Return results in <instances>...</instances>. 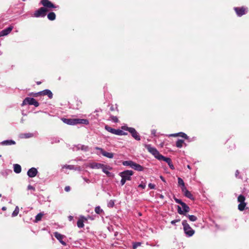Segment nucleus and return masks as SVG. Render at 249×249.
Returning <instances> with one entry per match:
<instances>
[{"label": "nucleus", "instance_id": "nucleus-1", "mask_svg": "<svg viewBox=\"0 0 249 249\" xmlns=\"http://www.w3.org/2000/svg\"><path fill=\"white\" fill-rule=\"evenodd\" d=\"M62 121L65 124L69 125H75L76 124H89V121L87 119H66L62 118Z\"/></svg>", "mask_w": 249, "mask_h": 249}, {"label": "nucleus", "instance_id": "nucleus-2", "mask_svg": "<svg viewBox=\"0 0 249 249\" xmlns=\"http://www.w3.org/2000/svg\"><path fill=\"white\" fill-rule=\"evenodd\" d=\"M133 175V172L131 170H125L119 173V176L122 178L121 184L124 185L126 181L131 179V177Z\"/></svg>", "mask_w": 249, "mask_h": 249}, {"label": "nucleus", "instance_id": "nucleus-3", "mask_svg": "<svg viewBox=\"0 0 249 249\" xmlns=\"http://www.w3.org/2000/svg\"><path fill=\"white\" fill-rule=\"evenodd\" d=\"M182 224L183 227V230L185 234L188 236L191 237L195 233V231L192 229L190 225L187 223L186 220H184L182 222Z\"/></svg>", "mask_w": 249, "mask_h": 249}, {"label": "nucleus", "instance_id": "nucleus-4", "mask_svg": "<svg viewBox=\"0 0 249 249\" xmlns=\"http://www.w3.org/2000/svg\"><path fill=\"white\" fill-rule=\"evenodd\" d=\"M146 148L151 154H152L155 158L161 160V159L163 158V156L160 155L159 152L155 147H152L150 145L146 146Z\"/></svg>", "mask_w": 249, "mask_h": 249}, {"label": "nucleus", "instance_id": "nucleus-5", "mask_svg": "<svg viewBox=\"0 0 249 249\" xmlns=\"http://www.w3.org/2000/svg\"><path fill=\"white\" fill-rule=\"evenodd\" d=\"M181 207L178 206V212L180 214L187 215V213L189 212L190 208L184 202L182 203Z\"/></svg>", "mask_w": 249, "mask_h": 249}, {"label": "nucleus", "instance_id": "nucleus-6", "mask_svg": "<svg viewBox=\"0 0 249 249\" xmlns=\"http://www.w3.org/2000/svg\"><path fill=\"white\" fill-rule=\"evenodd\" d=\"M26 104L34 105L37 107L39 106V103L33 98L27 97L23 101L21 106H23Z\"/></svg>", "mask_w": 249, "mask_h": 249}, {"label": "nucleus", "instance_id": "nucleus-7", "mask_svg": "<svg viewBox=\"0 0 249 249\" xmlns=\"http://www.w3.org/2000/svg\"><path fill=\"white\" fill-rule=\"evenodd\" d=\"M48 11L45 7H41L37 10L36 11L34 14V17L36 18L44 17L46 15V12Z\"/></svg>", "mask_w": 249, "mask_h": 249}, {"label": "nucleus", "instance_id": "nucleus-8", "mask_svg": "<svg viewBox=\"0 0 249 249\" xmlns=\"http://www.w3.org/2000/svg\"><path fill=\"white\" fill-rule=\"evenodd\" d=\"M95 149L100 151V153L105 157H106L109 159H112L114 157V154L112 153L107 152L104 150L103 149L100 147H96Z\"/></svg>", "mask_w": 249, "mask_h": 249}, {"label": "nucleus", "instance_id": "nucleus-9", "mask_svg": "<svg viewBox=\"0 0 249 249\" xmlns=\"http://www.w3.org/2000/svg\"><path fill=\"white\" fill-rule=\"evenodd\" d=\"M41 3L43 5V7L47 8H55L56 7L49 0H41Z\"/></svg>", "mask_w": 249, "mask_h": 249}, {"label": "nucleus", "instance_id": "nucleus-10", "mask_svg": "<svg viewBox=\"0 0 249 249\" xmlns=\"http://www.w3.org/2000/svg\"><path fill=\"white\" fill-rule=\"evenodd\" d=\"M101 169L108 177H111L113 176V175L109 171L112 170V168L111 167L103 164V166Z\"/></svg>", "mask_w": 249, "mask_h": 249}, {"label": "nucleus", "instance_id": "nucleus-11", "mask_svg": "<svg viewBox=\"0 0 249 249\" xmlns=\"http://www.w3.org/2000/svg\"><path fill=\"white\" fill-rule=\"evenodd\" d=\"M85 166L86 167H89L91 169H101L103 166V164L97 162H91L88 163Z\"/></svg>", "mask_w": 249, "mask_h": 249}, {"label": "nucleus", "instance_id": "nucleus-12", "mask_svg": "<svg viewBox=\"0 0 249 249\" xmlns=\"http://www.w3.org/2000/svg\"><path fill=\"white\" fill-rule=\"evenodd\" d=\"M54 235L55 237L63 245H66V243L65 242L63 241V239L65 237L64 235H62L58 232H55L54 233Z\"/></svg>", "mask_w": 249, "mask_h": 249}, {"label": "nucleus", "instance_id": "nucleus-13", "mask_svg": "<svg viewBox=\"0 0 249 249\" xmlns=\"http://www.w3.org/2000/svg\"><path fill=\"white\" fill-rule=\"evenodd\" d=\"M247 8H245L244 7L234 8V10L235 11L237 15L239 17H241L243 15L245 14L247 12Z\"/></svg>", "mask_w": 249, "mask_h": 249}, {"label": "nucleus", "instance_id": "nucleus-14", "mask_svg": "<svg viewBox=\"0 0 249 249\" xmlns=\"http://www.w3.org/2000/svg\"><path fill=\"white\" fill-rule=\"evenodd\" d=\"M128 131L131 134L132 136L136 140L140 141L141 140L140 136L138 132L134 128H130L128 129Z\"/></svg>", "mask_w": 249, "mask_h": 249}, {"label": "nucleus", "instance_id": "nucleus-15", "mask_svg": "<svg viewBox=\"0 0 249 249\" xmlns=\"http://www.w3.org/2000/svg\"><path fill=\"white\" fill-rule=\"evenodd\" d=\"M73 150H82L84 151H89V147H88V146H87V145L78 144L74 146V147H73Z\"/></svg>", "mask_w": 249, "mask_h": 249}, {"label": "nucleus", "instance_id": "nucleus-16", "mask_svg": "<svg viewBox=\"0 0 249 249\" xmlns=\"http://www.w3.org/2000/svg\"><path fill=\"white\" fill-rule=\"evenodd\" d=\"M13 26H9L0 32V37L8 35L13 30Z\"/></svg>", "mask_w": 249, "mask_h": 249}, {"label": "nucleus", "instance_id": "nucleus-17", "mask_svg": "<svg viewBox=\"0 0 249 249\" xmlns=\"http://www.w3.org/2000/svg\"><path fill=\"white\" fill-rule=\"evenodd\" d=\"M37 172L36 168L32 167L28 171L27 175L30 178H34L37 175Z\"/></svg>", "mask_w": 249, "mask_h": 249}, {"label": "nucleus", "instance_id": "nucleus-18", "mask_svg": "<svg viewBox=\"0 0 249 249\" xmlns=\"http://www.w3.org/2000/svg\"><path fill=\"white\" fill-rule=\"evenodd\" d=\"M87 220V218L83 216H81L78 219L77 225L78 228H82L84 226V222Z\"/></svg>", "mask_w": 249, "mask_h": 249}, {"label": "nucleus", "instance_id": "nucleus-19", "mask_svg": "<svg viewBox=\"0 0 249 249\" xmlns=\"http://www.w3.org/2000/svg\"><path fill=\"white\" fill-rule=\"evenodd\" d=\"M179 136L182 137L185 139H188V137L187 135L183 132H179L178 133L171 134L168 135V137H177Z\"/></svg>", "mask_w": 249, "mask_h": 249}, {"label": "nucleus", "instance_id": "nucleus-20", "mask_svg": "<svg viewBox=\"0 0 249 249\" xmlns=\"http://www.w3.org/2000/svg\"><path fill=\"white\" fill-rule=\"evenodd\" d=\"M161 160L166 162L171 169H174V166L171 160L169 158H166L163 156V158L161 159Z\"/></svg>", "mask_w": 249, "mask_h": 249}, {"label": "nucleus", "instance_id": "nucleus-21", "mask_svg": "<svg viewBox=\"0 0 249 249\" xmlns=\"http://www.w3.org/2000/svg\"><path fill=\"white\" fill-rule=\"evenodd\" d=\"M38 94L41 95H46L49 97V98L51 99L53 97V93L49 89H45L43 91H40L38 93Z\"/></svg>", "mask_w": 249, "mask_h": 249}, {"label": "nucleus", "instance_id": "nucleus-22", "mask_svg": "<svg viewBox=\"0 0 249 249\" xmlns=\"http://www.w3.org/2000/svg\"><path fill=\"white\" fill-rule=\"evenodd\" d=\"M182 192L184 193L185 196L190 199H193L194 197L191 194V192L189 191L185 187L183 189L181 190Z\"/></svg>", "mask_w": 249, "mask_h": 249}, {"label": "nucleus", "instance_id": "nucleus-23", "mask_svg": "<svg viewBox=\"0 0 249 249\" xmlns=\"http://www.w3.org/2000/svg\"><path fill=\"white\" fill-rule=\"evenodd\" d=\"M132 168L138 171H142L143 170V167L142 166L134 162H133Z\"/></svg>", "mask_w": 249, "mask_h": 249}, {"label": "nucleus", "instance_id": "nucleus-24", "mask_svg": "<svg viewBox=\"0 0 249 249\" xmlns=\"http://www.w3.org/2000/svg\"><path fill=\"white\" fill-rule=\"evenodd\" d=\"M16 143L13 140H5L0 142V144L3 145H10Z\"/></svg>", "mask_w": 249, "mask_h": 249}, {"label": "nucleus", "instance_id": "nucleus-25", "mask_svg": "<svg viewBox=\"0 0 249 249\" xmlns=\"http://www.w3.org/2000/svg\"><path fill=\"white\" fill-rule=\"evenodd\" d=\"M14 171L16 173L18 174L21 172V168L20 165L15 164L14 165Z\"/></svg>", "mask_w": 249, "mask_h": 249}, {"label": "nucleus", "instance_id": "nucleus-26", "mask_svg": "<svg viewBox=\"0 0 249 249\" xmlns=\"http://www.w3.org/2000/svg\"><path fill=\"white\" fill-rule=\"evenodd\" d=\"M133 162H134L131 160H125V161H123L122 164L124 166H129L131 168H132Z\"/></svg>", "mask_w": 249, "mask_h": 249}, {"label": "nucleus", "instance_id": "nucleus-27", "mask_svg": "<svg viewBox=\"0 0 249 249\" xmlns=\"http://www.w3.org/2000/svg\"><path fill=\"white\" fill-rule=\"evenodd\" d=\"M55 14L53 12H50L47 15L48 18L50 20H53L55 19Z\"/></svg>", "mask_w": 249, "mask_h": 249}, {"label": "nucleus", "instance_id": "nucleus-28", "mask_svg": "<svg viewBox=\"0 0 249 249\" xmlns=\"http://www.w3.org/2000/svg\"><path fill=\"white\" fill-rule=\"evenodd\" d=\"M178 184L179 185H180L181 186V190L185 188L186 187L185 186V184H184V182L183 179L180 178H178Z\"/></svg>", "mask_w": 249, "mask_h": 249}, {"label": "nucleus", "instance_id": "nucleus-29", "mask_svg": "<svg viewBox=\"0 0 249 249\" xmlns=\"http://www.w3.org/2000/svg\"><path fill=\"white\" fill-rule=\"evenodd\" d=\"M114 134L117 135H127V133L124 132L123 130L120 129H116L115 130V133Z\"/></svg>", "mask_w": 249, "mask_h": 249}, {"label": "nucleus", "instance_id": "nucleus-30", "mask_svg": "<svg viewBox=\"0 0 249 249\" xmlns=\"http://www.w3.org/2000/svg\"><path fill=\"white\" fill-rule=\"evenodd\" d=\"M184 141L182 140L178 139L176 142V146L178 148H181L184 143Z\"/></svg>", "mask_w": 249, "mask_h": 249}, {"label": "nucleus", "instance_id": "nucleus-31", "mask_svg": "<svg viewBox=\"0 0 249 249\" xmlns=\"http://www.w3.org/2000/svg\"><path fill=\"white\" fill-rule=\"evenodd\" d=\"M246 206V203L245 202L240 203L238 206V209L240 211H242L245 209Z\"/></svg>", "mask_w": 249, "mask_h": 249}, {"label": "nucleus", "instance_id": "nucleus-32", "mask_svg": "<svg viewBox=\"0 0 249 249\" xmlns=\"http://www.w3.org/2000/svg\"><path fill=\"white\" fill-rule=\"evenodd\" d=\"M105 129L106 130H107V131L112 133V134H115V129H114V128H112L107 125H106L105 126Z\"/></svg>", "mask_w": 249, "mask_h": 249}, {"label": "nucleus", "instance_id": "nucleus-33", "mask_svg": "<svg viewBox=\"0 0 249 249\" xmlns=\"http://www.w3.org/2000/svg\"><path fill=\"white\" fill-rule=\"evenodd\" d=\"M186 216L188 217L189 219L191 221L194 222V221H196V220H197V217L195 215H187Z\"/></svg>", "mask_w": 249, "mask_h": 249}, {"label": "nucleus", "instance_id": "nucleus-34", "mask_svg": "<svg viewBox=\"0 0 249 249\" xmlns=\"http://www.w3.org/2000/svg\"><path fill=\"white\" fill-rule=\"evenodd\" d=\"M245 197H244V196L243 195H240L238 197V201L239 202V203H243V202H245Z\"/></svg>", "mask_w": 249, "mask_h": 249}, {"label": "nucleus", "instance_id": "nucleus-35", "mask_svg": "<svg viewBox=\"0 0 249 249\" xmlns=\"http://www.w3.org/2000/svg\"><path fill=\"white\" fill-rule=\"evenodd\" d=\"M21 138H29L33 136V134L32 133H25L21 135Z\"/></svg>", "mask_w": 249, "mask_h": 249}, {"label": "nucleus", "instance_id": "nucleus-36", "mask_svg": "<svg viewBox=\"0 0 249 249\" xmlns=\"http://www.w3.org/2000/svg\"><path fill=\"white\" fill-rule=\"evenodd\" d=\"M19 213V208L18 206H16L13 213H12V216L14 217L17 216Z\"/></svg>", "mask_w": 249, "mask_h": 249}, {"label": "nucleus", "instance_id": "nucleus-37", "mask_svg": "<svg viewBox=\"0 0 249 249\" xmlns=\"http://www.w3.org/2000/svg\"><path fill=\"white\" fill-rule=\"evenodd\" d=\"M42 216L43 214L41 213L37 214L36 216V222H38V221H40L41 219Z\"/></svg>", "mask_w": 249, "mask_h": 249}, {"label": "nucleus", "instance_id": "nucleus-38", "mask_svg": "<svg viewBox=\"0 0 249 249\" xmlns=\"http://www.w3.org/2000/svg\"><path fill=\"white\" fill-rule=\"evenodd\" d=\"M95 212L97 214H100L103 212V210L101 209L100 206H97L95 208Z\"/></svg>", "mask_w": 249, "mask_h": 249}, {"label": "nucleus", "instance_id": "nucleus-39", "mask_svg": "<svg viewBox=\"0 0 249 249\" xmlns=\"http://www.w3.org/2000/svg\"><path fill=\"white\" fill-rule=\"evenodd\" d=\"M110 120L114 123L118 122V119L116 116H111L110 117Z\"/></svg>", "mask_w": 249, "mask_h": 249}, {"label": "nucleus", "instance_id": "nucleus-40", "mask_svg": "<svg viewBox=\"0 0 249 249\" xmlns=\"http://www.w3.org/2000/svg\"><path fill=\"white\" fill-rule=\"evenodd\" d=\"M114 206V201L110 200L107 203V206L109 208H112Z\"/></svg>", "mask_w": 249, "mask_h": 249}, {"label": "nucleus", "instance_id": "nucleus-41", "mask_svg": "<svg viewBox=\"0 0 249 249\" xmlns=\"http://www.w3.org/2000/svg\"><path fill=\"white\" fill-rule=\"evenodd\" d=\"M63 168H65L70 170H73L74 169V166L72 165H65L63 166Z\"/></svg>", "mask_w": 249, "mask_h": 249}, {"label": "nucleus", "instance_id": "nucleus-42", "mask_svg": "<svg viewBox=\"0 0 249 249\" xmlns=\"http://www.w3.org/2000/svg\"><path fill=\"white\" fill-rule=\"evenodd\" d=\"M175 201L176 203L180 204L181 205H182V203H184L180 199L176 198H175Z\"/></svg>", "mask_w": 249, "mask_h": 249}, {"label": "nucleus", "instance_id": "nucleus-43", "mask_svg": "<svg viewBox=\"0 0 249 249\" xmlns=\"http://www.w3.org/2000/svg\"><path fill=\"white\" fill-rule=\"evenodd\" d=\"M141 243H136L133 245V249H136L138 246H140Z\"/></svg>", "mask_w": 249, "mask_h": 249}, {"label": "nucleus", "instance_id": "nucleus-44", "mask_svg": "<svg viewBox=\"0 0 249 249\" xmlns=\"http://www.w3.org/2000/svg\"><path fill=\"white\" fill-rule=\"evenodd\" d=\"M148 187L151 189H153L155 188V185L154 184L150 183L148 184Z\"/></svg>", "mask_w": 249, "mask_h": 249}, {"label": "nucleus", "instance_id": "nucleus-45", "mask_svg": "<svg viewBox=\"0 0 249 249\" xmlns=\"http://www.w3.org/2000/svg\"><path fill=\"white\" fill-rule=\"evenodd\" d=\"M180 221V219H176V220H172L171 222V223L173 225H174L177 222H178Z\"/></svg>", "mask_w": 249, "mask_h": 249}, {"label": "nucleus", "instance_id": "nucleus-46", "mask_svg": "<svg viewBox=\"0 0 249 249\" xmlns=\"http://www.w3.org/2000/svg\"><path fill=\"white\" fill-rule=\"evenodd\" d=\"M146 187V185L144 183H141L139 185V187L142 188V189H144Z\"/></svg>", "mask_w": 249, "mask_h": 249}, {"label": "nucleus", "instance_id": "nucleus-47", "mask_svg": "<svg viewBox=\"0 0 249 249\" xmlns=\"http://www.w3.org/2000/svg\"><path fill=\"white\" fill-rule=\"evenodd\" d=\"M131 128V127H127V126H123L122 127V129L123 130H127V131H128V129H129V128Z\"/></svg>", "mask_w": 249, "mask_h": 249}, {"label": "nucleus", "instance_id": "nucleus-48", "mask_svg": "<svg viewBox=\"0 0 249 249\" xmlns=\"http://www.w3.org/2000/svg\"><path fill=\"white\" fill-rule=\"evenodd\" d=\"M28 190H33V191L35 190V188L33 186H31V185H28Z\"/></svg>", "mask_w": 249, "mask_h": 249}, {"label": "nucleus", "instance_id": "nucleus-49", "mask_svg": "<svg viewBox=\"0 0 249 249\" xmlns=\"http://www.w3.org/2000/svg\"><path fill=\"white\" fill-rule=\"evenodd\" d=\"M65 190L66 192H69L70 190V187L69 186L65 187Z\"/></svg>", "mask_w": 249, "mask_h": 249}, {"label": "nucleus", "instance_id": "nucleus-50", "mask_svg": "<svg viewBox=\"0 0 249 249\" xmlns=\"http://www.w3.org/2000/svg\"><path fill=\"white\" fill-rule=\"evenodd\" d=\"M151 133L152 135H153L154 136H155L156 135V130L155 129H153L151 131Z\"/></svg>", "mask_w": 249, "mask_h": 249}, {"label": "nucleus", "instance_id": "nucleus-51", "mask_svg": "<svg viewBox=\"0 0 249 249\" xmlns=\"http://www.w3.org/2000/svg\"><path fill=\"white\" fill-rule=\"evenodd\" d=\"M84 179L87 183H89L90 182L89 180V179H88V178H84Z\"/></svg>", "mask_w": 249, "mask_h": 249}, {"label": "nucleus", "instance_id": "nucleus-52", "mask_svg": "<svg viewBox=\"0 0 249 249\" xmlns=\"http://www.w3.org/2000/svg\"><path fill=\"white\" fill-rule=\"evenodd\" d=\"M69 218L70 220H71L73 218V217L72 216H70L69 217Z\"/></svg>", "mask_w": 249, "mask_h": 249}, {"label": "nucleus", "instance_id": "nucleus-53", "mask_svg": "<svg viewBox=\"0 0 249 249\" xmlns=\"http://www.w3.org/2000/svg\"><path fill=\"white\" fill-rule=\"evenodd\" d=\"M160 178H161V179L163 181H165V180H164V178H163V177H162V176H160Z\"/></svg>", "mask_w": 249, "mask_h": 249}, {"label": "nucleus", "instance_id": "nucleus-54", "mask_svg": "<svg viewBox=\"0 0 249 249\" xmlns=\"http://www.w3.org/2000/svg\"><path fill=\"white\" fill-rule=\"evenodd\" d=\"M238 174H239V172H238V170H237V171H236V173H235V176H236V177H237V175H238Z\"/></svg>", "mask_w": 249, "mask_h": 249}, {"label": "nucleus", "instance_id": "nucleus-55", "mask_svg": "<svg viewBox=\"0 0 249 249\" xmlns=\"http://www.w3.org/2000/svg\"><path fill=\"white\" fill-rule=\"evenodd\" d=\"M2 210H3V211L5 210H6V207H3L2 208Z\"/></svg>", "mask_w": 249, "mask_h": 249}, {"label": "nucleus", "instance_id": "nucleus-56", "mask_svg": "<svg viewBox=\"0 0 249 249\" xmlns=\"http://www.w3.org/2000/svg\"><path fill=\"white\" fill-rule=\"evenodd\" d=\"M187 168H189V169H191V167H190V165H187Z\"/></svg>", "mask_w": 249, "mask_h": 249}, {"label": "nucleus", "instance_id": "nucleus-57", "mask_svg": "<svg viewBox=\"0 0 249 249\" xmlns=\"http://www.w3.org/2000/svg\"><path fill=\"white\" fill-rule=\"evenodd\" d=\"M40 83H41V82H37V85H39Z\"/></svg>", "mask_w": 249, "mask_h": 249}, {"label": "nucleus", "instance_id": "nucleus-58", "mask_svg": "<svg viewBox=\"0 0 249 249\" xmlns=\"http://www.w3.org/2000/svg\"><path fill=\"white\" fill-rule=\"evenodd\" d=\"M1 194H0V197H1Z\"/></svg>", "mask_w": 249, "mask_h": 249}, {"label": "nucleus", "instance_id": "nucleus-59", "mask_svg": "<svg viewBox=\"0 0 249 249\" xmlns=\"http://www.w3.org/2000/svg\"><path fill=\"white\" fill-rule=\"evenodd\" d=\"M1 52L0 51V54H1Z\"/></svg>", "mask_w": 249, "mask_h": 249}, {"label": "nucleus", "instance_id": "nucleus-60", "mask_svg": "<svg viewBox=\"0 0 249 249\" xmlns=\"http://www.w3.org/2000/svg\"><path fill=\"white\" fill-rule=\"evenodd\" d=\"M25 0H23V1H25Z\"/></svg>", "mask_w": 249, "mask_h": 249}]
</instances>
